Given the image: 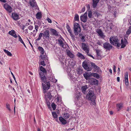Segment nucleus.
<instances>
[{"mask_svg": "<svg viewBox=\"0 0 131 131\" xmlns=\"http://www.w3.org/2000/svg\"><path fill=\"white\" fill-rule=\"evenodd\" d=\"M41 81L45 83L46 85L42 83V85L43 88L44 93L46 92V90H48L50 86L49 80H47L45 76L43 75V77H41L40 78Z\"/></svg>", "mask_w": 131, "mask_h": 131, "instance_id": "nucleus-1", "label": "nucleus"}, {"mask_svg": "<svg viewBox=\"0 0 131 131\" xmlns=\"http://www.w3.org/2000/svg\"><path fill=\"white\" fill-rule=\"evenodd\" d=\"M110 42L111 43L118 48H119L121 46V44L119 42V40L118 38L115 36L111 37L110 39Z\"/></svg>", "mask_w": 131, "mask_h": 131, "instance_id": "nucleus-2", "label": "nucleus"}, {"mask_svg": "<svg viewBox=\"0 0 131 131\" xmlns=\"http://www.w3.org/2000/svg\"><path fill=\"white\" fill-rule=\"evenodd\" d=\"M74 32L76 35H78L81 32V28L79 24L77 23H75L74 24L73 28Z\"/></svg>", "mask_w": 131, "mask_h": 131, "instance_id": "nucleus-3", "label": "nucleus"}, {"mask_svg": "<svg viewBox=\"0 0 131 131\" xmlns=\"http://www.w3.org/2000/svg\"><path fill=\"white\" fill-rule=\"evenodd\" d=\"M82 66L84 69L88 71H90L92 70L90 63H87L85 61L82 63Z\"/></svg>", "mask_w": 131, "mask_h": 131, "instance_id": "nucleus-4", "label": "nucleus"}, {"mask_svg": "<svg viewBox=\"0 0 131 131\" xmlns=\"http://www.w3.org/2000/svg\"><path fill=\"white\" fill-rule=\"evenodd\" d=\"M128 36H125L124 37V39H123L121 40V48H124L125 47L126 45L128 43V42L127 41L126 38H128Z\"/></svg>", "mask_w": 131, "mask_h": 131, "instance_id": "nucleus-5", "label": "nucleus"}, {"mask_svg": "<svg viewBox=\"0 0 131 131\" xmlns=\"http://www.w3.org/2000/svg\"><path fill=\"white\" fill-rule=\"evenodd\" d=\"M112 47V46L107 42H105L103 44V47L106 50H110Z\"/></svg>", "mask_w": 131, "mask_h": 131, "instance_id": "nucleus-6", "label": "nucleus"}, {"mask_svg": "<svg viewBox=\"0 0 131 131\" xmlns=\"http://www.w3.org/2000/svg\"><path fill=\"white\" fill-rule=\"evenodd\" d=\"M43 39H49L50 38L49 31V30H46L43 32Z\"/></svg>", "mask_w": 131, "mask_h": 131, "instance_id": "nucleus-7", "label": "nucleus"}, {"mask_svg": "<svg viewBox=\"0 0 131 131\" xmlns=\"http://www.w3.org/2000/svg\"><path fill=\"white\" fill-rule=\"evenodd\" d=\"M88 13L86 12L83 15H81L80 17L81 20L84 23H85L87 21Z\"/></svg>", "mask_w": 131, "mask_h": 131, "instance_id": "nucleus-8", "label": "nucleus"}, {"mask_svg": "<svg viewBox=\"0 0 131 131\" xmlns=\"http://www.w3.org/2000/svg\"><path fill=\"white\" fill-rule=\"evenodd\" d=\"M87 95L89 96L88 97L89 100H91L93 99H96V97L94 92L92 91H90L87 94Z\"/></svg>", "mask_w": 131, "mask_h": 131, "instance_id": "nucleus-9", "label": "nucleus"}, {"mask_svg": "<svg viewBox=\"0 0 131 131\" xmlns=\"http://www.w3.org/2000/svg\"><path fill=\"white\" fill-rule=\"evenodd\" d=\"M3 7L9 13H11L12 11V7L7 3L4 5Z\"/></svg>", "mask_w": 131, "mask_h": 131, "instance_id": "nucleus-10", "label": "nucleus"}, {"mask_svg": "<svg viewBox=\"0 0 131 131\" xmlns=\"http://www.w3.org/2000/svg\"><path fill=\"white\" fill-rule=\"evenodd\" d=\"M89 82L92 85H97L98 84V81L96 79L92 78L90 79Z\"/></svg>", "mask_w": 131, "mask_h": 131, "instance_id": "nucleus-11", "label": "nucleus"}, {"mask_svg": "<svg viewBox=\"0 0 131 131\" xmlns=\"http://www.w3.org/2000/svg\"><path fill=\"white\" fill-rule=\"evenodd\" d=\"M82 49L86 53H88L90 51L89 48H88V46L86 44L84 43H82Z\"/></svg>", "mask_w": 131, "mask_h": 131, "instance_id": "nucleus-12", "label": "nucleus"}, {"mask_svg": "<svg viewBox=\"0 0 131 131\" xmlns=\"http://www.w3.org/2000/svg\"><path fill=\"white\" fill-rule=\"evenodd\" d=\"M90 64L91 65V68L92 69L94 68L95 71H99V70H100L99 67L96 66L95 63L91 62L90 63Z\"/></svg>", "mask_w": 131, "mask_h": 131, "instance_id": "nucleus-13", "label": "nucleus"}, {"mask_svg": "<svg viewBox=\"0 0 131 131\" xmlns=\"http://www.w3.org/2000/svg\"><path fill=\"white\" fill-rule=\"evenodd\" d=\"M11 17L15 20H18L19 19V15L16 13H12Z\"/></svg>", "mask_w": 131, "mask_h": 131, "instance_id": "nucleus-14", "label": "nucleus"}, {"mask_svg": "<svg viewBox=\"0 0 131 131\" xmlns=\"http://www.w3.org/2000/svg\"><path fill=\"white\" fill-rule=\"evenodd\" d=\"M8 33L9 35L13 36L14 38H16L17 37L16 33L14 30H12L10 31H9V32Z\"/></svg>", "mask_w": 131, "mask_h": 131, "instance_id": "nucleus-15", "label": "nucleus"}, {"mask_svg": "<svg viewBox=\"0 0 131 131\" xmlns=\"http://www.w3.org/2000/svg\"><path fill=\"white\" fill-rule=\"evenodd\" d=\"M83 75L85 79L88 80L90 79V78L91 77L92 75H91V73L90 74L89 73L85 72V73L83 74Z\"/></svg>", "mask_w": 131, "mask_h": 131, "instance_id": "nucleus-16", "label": "nucleus"}, {"mask_svg": "<svg viewBox=\"0 0 131 131\" xmlns=\"http://www.w3.org/2000/svg\"><path fill=\"white\" fill-rule=\"evenodd\" d=\"M125 82L126 85H128V73L127 72L125 73Z\"/></svg>", "mask_w": 131, "mask_h": 131, "instance_id": "nucleus-17", "label": "nucleus"}, {"mask_svg": "<svg viewBox=\"0 0 131 131\" xmlns=\"http://www.w3.org/2000/svg\"><path fill=\"white\" fill-rule=\"evenodd\" d=\"M58 43L60 45V46L61 47L63 48H66V47L64 46V43L59 38L58 39Z\"/></svg>", "mask_w": 131, "mask_h": 131, "instance_id": "nucleus-18", "label": "nucleus"}, {"mask_svg": "<svg viewBox=\"0 0 131 131\" xmlns=\"http://www.w3.org/2000/svg\"><path fill=\"white\" fill-rule=\"evenodd\" d=\"M60 121L61 123L62 124L64 125L67 123V121L62 117L61 116L59 118Z\"/></svg>", "mask_w": 131, "mask_h": 131, "instance_id": "nucleus-19", "label": "nucleus"}, {"mask_svg": "<svg viewBox=\"0 0 131 131\" xmlns=\"http://www.w3.org/2000/svg\"><path fill=\"white\" fill-rule=\"evenodd\" d=\"M29 3L30 5L32 7L36 6L37 5L36 2L35 0H30L29 1Z\"/></svg>", "mask_w": 131, "mask_h": 131, "instance_id": "nucleus-20", "label": "nucleus"}, {"mask_svg": "<svg viewBox=\"0 0 131 131\" xmlns=\"http://www.w3.org/2000/svg\"><path fill=\"white\" fill-rule=\"evenodd\" d=\"M50 31L53 35L56 36H58L59 32L56 30L53 29H51Z\"/></svg>", "mask_w": 131, "mask_h": 131, "instance_id": "nucleus-21", "label": "nucleus"}, {"mask_svg": "<svg viewBox=\"0 0 131 131\" xmlns=\"http://www.w3.org/2000/svg\"><path fill=\"white\" fill-rule=\"evenodd\" d=\"M100 0H93L92 6L94 8L96 7Z\"/></svg>", "mask_w": 131, "mask_h": 131, "instance_id": "nucleus-22", "label": "nucleus"}, {"mask_svg": "<svg viewBox=\"0 0 131 131\" xmlns=\"http://www.w3.org/2000/svg\"><path fill=\"white\" fill-rule=\"evenodd\" d=\"M96 32L98 33L100 36L103 37V33L100 29H97L96 31Z\"/></svg>", "mask_w": 131, "mask_h": 131, "instance_id": "nucleus-23", "label": "nucleus"}, {"mask_svg": "<svg viewBox=\"0 0 131 131\" xmlns=\"http://www.w3.org/2000/svg\"><path fill=\"white\" fill-rule=\"evenodd\" d=\"M68 31L70 33V35L71 37V38L73 41H75V38L74 35L72 34V32L71 29L68 30Z\"/></svg>", "mask_w": 131, "mask_h": 131, "instance_id": "nucleus-24", "label": "nucleus"}, {"mask_svg": "<svg viewBox=\"0 0 131 131\" xmlns=\"http://www.w3.org/2000/svg\"><path fill=\"white\" fill-rule=\"evenodd\" d=\"M67 55L71 58H73L74 57V55L69 50L67 52Z\"/></svg>", "mask_w": 131, "mask_h": 131, "instance_id": "nucleus-25", "label": "nucleus"}, {"mask_svg": "<svg viewBox=\"0 0 131 131\" xmlns=\"http://www.w3.org/2000/svg\"><path fill=\"white\" fill-rule=\"evenodd\" d=\"M88 88V86L87 85H85L81 87V90L83 93H85L86 90V89Z\"/></svg>", "mask_w": 131, "mask_h": 131, "instance_id": "nucleus-26", "label": "nucleus"}, {"mask_svg": "<svg viewBox=\"0 0 131 131\" xmlns=\"http://www.w3.org/2000/svg\"><path fill=\"white\" fill-rule=\"evenodd\" d=\"M36 18L40 19L42 17V14L40 12H38L36 15Z\"/></svg>", "mask_w": 131, "mask_h": 131, "instance_id": "nucleus-27", "label": "nucleus"}, {"mask_svg": "<svg viewBox=\"0 0 131 131\" xmlns=\"http://www.w3.org/2000/svg\"><path fill=\"white\" fill-rule=\"evenodd\" d=\"M122 105L123 104L122 103L117 104L116 107L118 111H119L121 109V107H122Z\"/></svg>", "mask_w": 131, "mask_h": 131, "instance_id": "nucleus-28", "label": "nucleus"}, {"mask_svg": "<svg viewBox=\"0 0 131 131\" xmlns=\"http://www.w3.org/2000/svg\"><path fill=\"white\" fill-rule=\"evenodd\" d=\"M77 56L81 59H85V57L80 52H78V54H77Z\"/></svg>", "mask_w": 131, "mask_h": 131, "instance_id": "nucleus-29", "label": "nucleus"}, {"mask_svg": "<svg viewBox=\"0 0 131 131\" xmlns=\"http://www.w3.org/2000/svg\"><path fill=\"white\" fill-rule=\"evenodd\" d=\"M69 117L70 115L68 113H64L63 117L65 119H67L69 118Z\"/></svg>", "mask_w": 131, "mask_h": 131, "instance_id": "nucleus-30", "label": "nucleus"}, {"mask_svg": "<svg viewBox=\"0 0 131 131\" xmlns=\"http://www.w3.org/2000/svg\"><path fill=\"white\" fill-rule=\"evenodd\" d=\"M91 75L97 79H99L100 78L99 75L96 73H91Z\"/></svg>", "mask_w": 131, "mask_h": 131, "instance_id": "nucleus-31", "label": "nucleus"}, {"mask_svg": "<svg viewBox=\"0 0 131 131\" xmlns=\"http://www.w3.org/2000/svg\"><path fill=\"white\" fill-rule=\"evenodd\" d=\"M38 50L40 51V53L42 54H43L44 53V49L42 47L39 46L38 47Z\"/></svg>", "mask_w": 131, "mask_h": 131, "instance_id": "nucleus-32", "label": "nucleus"}, {"mask_svg": "<svg viewBox=\"0 0 131 131\" xmlns=\"http://www.w3.org/2000/svg\"><path fill=\"white\" fill-rule=\"evenodd\" d=\"M40 70L41 71L43 72L44 73H46L47 71L42 66H41L40 67Z\"/></svg>", "mask_w": 131, "mask_h": 131, "instance_id": "nucleus-33", "label": "nucleus"}, {"mask_svg": "<svg viewBox=\"0 0 131 131\" xmlns=\"http://www.w3.org/2000/svg\"><path fill=\"white\" fill-rule=\"evenodd\" d=\"M89 100L91 101V102L90 103V104L91 105H95L96 103L95 102V99H92Z\"/></svg>", "mask_w": 131, "mask_h": 131, "instance_id": "nucleus-34", "label": "nucleus"}, {"mask_svg": "<svg viewBox=\"0 0 131 131\" xmlns=\"http://www.w3.org/2000/svg\"><path fill=\"white\" fill-rule=\"evenodd\" d=\"M88 17L89 18H93L92 16V12L91 10L88 11Z\"/></svg>", "mask_w": 131, "mask_h": 131, "instance_id": "nucleus-35", "label": "nucleus"}, {"mask_svg": "<svg viewBox=\"0 0 131 131\" xmlns=\"http://www.w3.org/2000/svg\"><path fill=\"white\" fill-rule=\"evenodd\" d=\"M131 33V26H130L126 32V34L129 35Z\"/></svg>", "mask_w": 131, "mask_h": 131, "instance_id": "nucleus-36", "label": "nucleus"}, {"mask_svg": "<svg viewBox=\"0 0 131 131\" xmlns=\"http://www.w3.org/2000/svg\"><path fill=\"white\" fill-rule=\"evenodd\" d=\"M4 51L6 53L8 56H12V53L8 50L5 49H4Z\"/></svg>", "mask_w": 131, "mask_h": 131, "instance_id": "nucleus-37", "label": "nucleus"}, {"mask_svg": "<svg viewBox=\"0 0 131 131\" xmlns=\"http://www.w3.org/2000/svg\"><path fill=\"white\" fill-rule=\"evenodd\" d=\"M46 103L49 108L50 107V103L49 101L47 99H46Z\"/></svg>", "mask_w": 131, "mask_h": 131, "instance_id": "nucleus-38", "label": "nucleus"}, {"mask_svg": "<svg viewBox=\"0 0 131 131\" xmlns=\"http://www.w3.org/2000/svg\"><path fill=\"white\" fill-rule=\"evenodd\" d=\"M52 115L54 118L55 119L58 117V115L55 112H52Z\"/></svg>", "mask_w": 131, "mask_h": 131, "instance_id": "nucleus-39", "label": "nucleus"}, {"mask_svg": "<svg viewBox=\"0 0 131 131\" xmlns=\"http://www.w3.org/2000/svg\"><path fill=\"white\" fill-rule=\"evenodd\" d=\"M43 36V34L42 33H40L39 35L38 38L36 39V40L37 41H39L40 40L42 36Z\"/></svg>", "mask_w": 131, "mask_h": 131, "instance_id": "nucleus-40", "label": "nucleus"}, {"mask_svg": "<svg viewBox=\"0 0 131 131\" xmlns=\"http://www.w3.org/2000/svg\"><path fill=\"white\" fill-rule=\"evenodd\" d=\"M47 96L50 100H51L52 97L51 93L49 92L47 93Z\"/></svg>", "mask_w": 131, "mask_h": 131, "instance_id": "nucleus-41", "label": "nucleus"}, {"mask_svg": "<svg viewBox=\"0 0 131 131\" xmlns=\"http://www.w3.org/2000/svg\"><path fill=\"white\" fill-rule=\"evenodd\" d=\"M74 19L75 21H78L79 20V16L78 14H75Z\"/></svg>", "mask_w": 131, "mask_h": 131, "instance_id": "nucleus-42", "label": "nucleus"}, {"mask_svg": "<svg viewBox=\"0 0 131 131\" xmlns=\"http://www.w3.org/2000/svg\"><path fill=\"white\" fill-rule=\"evenodd\" d=\"M93 15H94L95 16H97V17H98L100 15V14L96 11L94 12Z\"/></svg>", "mask_w": 131, "mask_h": 131, "instance_id": "nucleus-43", "label": "nucleus"}, {"mask_svg": "<svg viewBox=\"0 0 131 131\" xmlns=\"http://www.w3.org/2000/svg\"><path fill=\"white\" fill-rule=\"evenodd\" d=\"M6 108L8 110L10 111L11 110L10 108V106L9 104L8 103H7L6 104Z\"/></svg>", "mask_w": 131, "mask_h": 131, "instance_id": "nucleus-44", "label": "nucleus"}, {"mask_svg": "<svg viewBox=\"0 0 131 131\" xmlns=\"http://www.w3.org/2000/svg\"><path fill=\"white\" fill-rule=\"evenodd\" d=\"M51 105L53 110H54L56 108V105L53 102L52 103Z\"/></svg>", "mask_w": 131, "mask_h": 131, "instance_id": "nucleus-45", "label": "nucleus"}, {"mask_svg": "<svg viewBox=\"0 0 131 131\" xmlns=\"http://www.w3.org/2000/svg\"><path fill=\"white\" fill-rule=\"evenodd\" d=\"M100 52L101 51L99 50H96V52L97 56H101V54L100 53Z\"/></svg>", "mask_w": 131, "mask_h": 131, "instance_id": "nucleus-46", "label": "nucleus"}, {"mask_svg": "<svg viewBox=\"0 0 131 131\" xmlns=\"http://www.w3.org/2000/svg\"><path fill=\"white\" fill-rule=\"evenodd\" d=\"M18 41H20L21 43H23L24 41H23L20 36L19 35H18Z\"/></svg>", "mask_w": 131, "mask_h": 131, "instance_id": "nucleus-47", "label": "nucleus"}, {"mask_svg": "<svg viewBox=\"0 0 131 131\" xmlns=\"http://www.w3.org/2000/svg\"><path fill=\"white\" fill-rule=\"evenodd\" d=\"M79 95L77 94H75L74 96V99L75 100L77 101L79 98Z\"/></svg>", "mask_w": 131, "mask_h": 131, "instance_id": "nucleus-48", "label": "nucleus"}, {"mask_svg": "<svg viewBox=\"0 0 131 131\" xmlns=\"http://www.w3.org/2000/svg\"><path fill=\"white\" fill-rule=\"evenodd\" d=\"M44 73L42 72H39V73L40 77V78H41V77H43V76L44 75Z\"/></svg>", "mask_w": 131, "mask_h": 131, "instance_id": "nucleus-49", "label": "nucleus"}, {"mask_svg": "<svg viewBox=\"0 0 131 131\" xmlns=\"http://www.w3.org/2000/svg\"><path fill=\"white\" fill-rule=\"evenodd\" d=\"M40 64L41 65H42L43 66H45L46 64L45 63V62L44 60L41 61V62H40Z\"/></svg>", "mask_w": 131, "mask_h": 131, "instance_id": "nucleus-50", "label": "nucleus"}, {"mask_svg": "<svg viewBox=\"0 0 131 131\" xmlns=\"http://www.w3.org/2000/svg\"><path fill=\"white\" fill-rule=\"evenodd\" d=\"M89 52H88V53H87V55H88L89 56L91 57L93 59H95V58L92 55H91L90 53H89Z\"/></svg>", "mask_w": 131, "mask_h": 131, "instance_id": "nucleus-51", "label": "nucleus"}, {"mask_svg": "<svg viewBox=\"0 0 131 131\" xmlns=\"http://www.w3.org/2000/svg\"><path fill=\"white\" fill-rule=\"evenodd\" d=\"M46 20H47L48 22L49 23H51L52 22L51 19L48 17L46 19Z\"/></svg>", "mask_w": 131, "mask_h": 131, "instance_id": "nucleus-52", "label": "nucleus"}, {"mask_svg": "<svg viewBox=\"0 0 131 131\" xmlns=\"http://www.w3.org/2000/svg\"><path fill=\"white\" fill-rule=\"evenodd\" d=\"M97 44L101 46V44L102 43V41H101L100 40H98L97 42Z\"/></svg>", "mask_w": 131, "mask_h": 131, "instance_id": "nucleus-53", "label": "nucleus"}, {"mask_svg": "<svg viewBox=\"0 0 131 131\" xmlns=\"http://www.w3.org/2000/svg\"><path fill=\"white\" fill-rule=\"evenodd\" d=\"M42 54L41 55L42 59L43 60H45L46 59V56H45V55L42 56Z\"/></svg>", "mask_w": 131, "mask_h": 131, "instance_id": "nucleus-54", "label": "nucleus"}, {"mask_svg": "<svg viewBox=\"0 0 131 131\" xmlns=\"http://www.w3.org/2000/svg\"><path fill=\"white\" fill-rule=\"evenodd\" d=\"M85 36H82L81 38V39L82 40V41L83 42H84L85 41Z\"/></svg>", "mask_w": 131, "mask_h": 131, "instance_id": "nucleus-55", "label": "nucleus"}, {"mask_svg": "<svg viewBox=\"0 0 131 131\" xmlns=\"http://www.w3.org/2000/svg\"><path fill=\"white\" fill-rule=\"evenodd\" d=\"M33 28V27L32 26H29L28 27V29L30 30H32Z\"/></svg>", "mask_w": 131, "mask_h": 131, "instance_id": "nucleus-56", "label": "nucleus"}, {"mask_svg": "<svg viewBox=\"0 0 131 131\" xmlns=\"http://www.w3.org/2000/svg\"><path fill=\"white\" fill-rule=\"evenodd\" d=\"M38 26L37 25H35V29L36 30V32H37L38 30Z\"/></svg>", "mask_w": 131, "mask_h": 131, "instance_id": "nucleus-57", "label": "nucleus"}, {"mask_svg": "<svg viewBox=\"0 0 131 131\" xmlns=\"http://www.w3.org/2000/svg\"><path fill=\"white\" fill-rule=\"evenodd\" d=\"M11 74H12V75L13 77L14 78V80H15V81L16 82V79H15V76L13 74V73L11 72Z\"/></svg>", "mask_w": 131, "mask_h": 131, "instance_id": "nucleus-58", "label": "nucleus"}, {"mask_svg": "<svg viewBox=\"0 0 131 131\" xmlns=\"http://www.w3.org/2000/svg\"><path fill=\"white\" fill-rule=\"evenodd\" d=\"M113 70L115 72L116 70V66L115 65H114L113 66Z\"/></svg>", "mask_w": 131, "mask_h": 131, "instance_id": "nucleus-59", "label": "nucleus"}, {"mask_svg": "<svg viewBox=\"0 0 131 131\" xmlns=\"http://www.w3.org/2000/svg\"><path fill=\"white\" fill-rule=\"evenodd\" d=\"M131 110V106H130L129 107H128L127 108V111L129 112L130 110Z\"/></svg>", "mask_w": 131, "mask_h": 131, "instance_id": "nucleus-60", "label": "nucleus"}, {"mask_svg": "<svg viewBox=\"0 0 131 131\" xmlns=\"http://www.w3.org/2000/svg\"><path fill=\"white\" fill-rule=\"evenodd\" d=\"M74 129H74V128H70L68 129L67 130H68V131H69L70 130H74Z\"/></svg>", "mask_w": 131, "mask_h": 131, "instance_id": "nucleus-61", "label": "nucleus"}, {"mask_svg": "<svg viewBox=\"0 0 131 131\" xmlns=\"http://www.w3.org/2000/svg\"><path fill=\"white\" fill-rule=\"evenodd\" d=\"M66 27L68 29V30H69V29H71L69 26L67 24L66 26Z\"/></svg>", "mask_w": 131, "mask_h": 131, "instance_id": "nucleus-62", "label": "nucleus"}, {"mask_svg": "<svg viewBox=\"0 0 131 131\" xmlns=\"http://www.w3.org/2000/svg\"><path fill=\"white\" fill-rule=\"evenodd\" d=\"M85 7H84V8H82L81 11L82 12H84L85 11Z\"/></svg>", "mask_w": 131, "mask_h": 131, "instance_id": "nucleus-63", "label": "nucleus"}, {"mask_svg": "<svg viewBox=\"0 0 131 131\" xmlns=\"http://www.w3.org/2000/svg\"><path fill=\"white\" fill-rule=\"evenodd\" d=\"M28 33V29H26L25 30V33L26 34H27Z\"/></svg>", "mask_w": 131, "mask_h": 131, "instance_id": "nucleus-64", "label": "nucleus"}]
</instances>
